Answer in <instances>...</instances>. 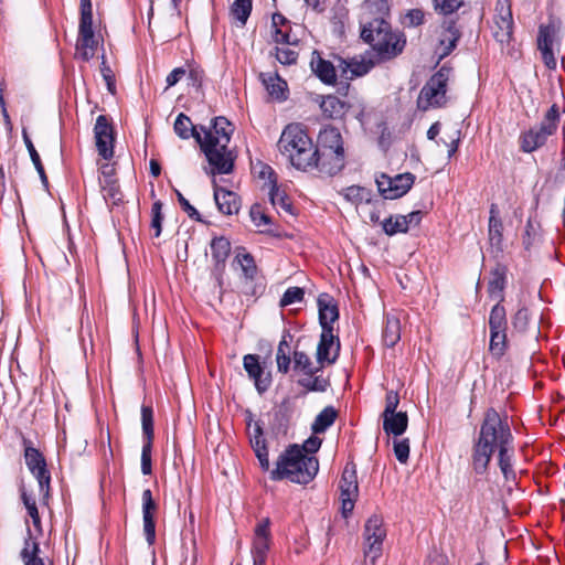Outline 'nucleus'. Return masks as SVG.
<instances>
[{"label": "nucleus", "mask_w": 565, "mask_h": 565, "mask_svg": "<svg viewBox=\"0 0 565 565\" xmlns=\"http://www.w3.org/2000/svg\"><path fill=\"white\" fill-rule=\"evenodd\" d=\"M142 521H143V533L146 541L149 545H153L156 542V513L158 511V503L152 497L150 489H146L142 492Z\"/></svg>", "instance_id": "f3484780"}, {"label": "nucleus", "mask_w": 565, "mask_h": 565, "mask_svg": "<svg viewBox=\"0 0 565 565\" xmlns=\"http://www.w3.org/2000/svg\"><path fill=\"white\" fill-rule=\"evenodd\" d=\"M25 463L32 475L36 478L41 492L47 491L51 476L46 468L43 455L31 446L25 447Z\"/></svg>", "instance_id": "2eb2a0df"}, {"label": "nucleus", "mask_w": 565, "mask_h": 565, "mask_svg": "<svg viewBox=\"0 0 565 565\" xmlns=\"http://www.w3.org/2000/svg\"><path fill=\"white\" fill-rule=\"evenodd\" d=\"M465 0H434V8L437 12L448 15L459 10Z\"/></svg>", "instance_id": "4d7b16f0"}, {"label": "nucleus", "mask_w": 565, "mask_h": 565, "mask_svg": "<svg viewBox=\"0 0 565 565\" xmlns=\"http://www.w3.org/2000/svg\"><path fill=\"white\" fill-rule=\"evenodd\" d=\"M339 488L341 491V495H359L356 466L353 461L347 462L339 482Z\"/></svg>", "instance_id": "c756f323"}, {"label": "nucleus", "mask_w": 565, "mask_h": 565, "mask_svg": "<svg viewBox=\"0 0 565 565\" xmlns=\"http://www.w3.org/2000/svg\"><path fill=\"white\" fill-rule=\"evenodd\" d=\"M94 135L98 154L105 160H110L114 156L115 129L106 115L96 118Z\"/></svg>", "instance_id": "f8f14e48"}, {"label": "nucleus", "mask_w": 565, "mask_h": 565, "mask_svg": "<svg viewBox=\"0 0 565 565\" xmlns=\"http://www.w3.org/2000/svg\"><path fill=\"white\" fill-rule=\"evenodd\" d=\"M298 385L308 392H326L330 386V380L321 375H306L298 380Z\"/></svg>", "instance_id": "c03bdc74"}, {"label": "nucleus", "mask_w": 565, "mask_h": 565, "mask_svg": "<svg viewBox=\"0 0 565 565\" xmlns=\"http://www.w3.org/2000/svg\"><path fill=\"white\" fill-rule=\"evenodd\" d=\"M344 198L352 203L370 202V191L360 185H351L343 190Z\"/></svg>", "instance_id": "6e6d98bb"}, {"label": "nucleus", "mask_w": 565, "mask_h": 565, "mask_svg": "<svg viewBox=\"0 0 565 565\" xmlns=\"http://www.w3.org/2000/svg\"><path fill=\"white\" fill-rule=\"evenodd\" d=\"M552 135L553 132L542 125L530 128L520 135V149L525 153H531L543 147Z\"/></svg>", "instance_id": "4be33fe9"}, {"label": "nucleus", "mask_w": 565, "mask_h": 565, "mask_svg": "<svg viewBox=\"0 0 565 565\" xmlns=\"http://www.w3.org/2000/svg\"><path fill=\"white\" fill-rule=\"evenodd\" d=\"M408 426H383L388 441L392 440L396 459L406 463L409 458V438L403 437Z\"/></svg>", "instance_id": "aec40b11"}, {"label": "nucleus", "mask_w": 565, "mask_h": 565, "mask_svg": "<svg viewBox=\"0 0 565 565\" xmlns=\"http://www.w3.org/2000/svg\"><path fill=\"white\" fill-rule=\"evenodd\" d=\"M513 457L514 441L510 444V447L503 448L502 451L498 454V465L507 480L515 478V472L513 470Z\"/></svg>", "instance_id": "a19ab883"}, {"label": "nucleus", "mask_w": 565, "mask_h": 565, "mask_svg": "<svg viewBox=\"0 0 565 565\" xmlns=\"http://www.w3.org/2000/svg\"><path fill=\"white\" fill-rule=\"evenodd\" d=\"M100 189L106 201L110 200L113 205H119L122 202V192L120 191L118 181L100 183Z\"/></svg>", "instance_id": "864d4df0"}, {"label": "nucleus", "mask_w": 565, "mask_h": 565, "mask_svg": "<svg viewBox=\"0 0 565 565\" xmlns=\"http://www.w3.org/2000/svg\"><path fill=\"white\" fill-rule=\"evenodd\" d=\"M269 200L274 206L279 205L285 212L295 214L292 203L285 192L279 191L276 180H273V185L269 190Z\"/></svg>", "instance_id": "8fccbe9b"}, {"label": "nucleus", "mask_w": 565, "mask_h": 565, "mask_svg": "<svg viewBox=\"0 0 565 565\" xmlns=\"http://www.w3.org/2000/svg\"><path fill=\"white\" fill-rule=\"evenodd\" d=\"M313 436H310L308 439L303 441L302 445H299V449L302 454L315 456V454L320 449L322 439L317 435L323 434L329 426H311Z\"/></svg>", "instance_id": "49530a36"}, {"label": "nucleus", "mask_w": 565, "mask_h": 565, "mask_svg": "<svg viewBox=\"0 0 565 565\" xmlns=\"http://www.w3.org/2000/svg\"><path fill=\"white\" fill-rule=\"evenodd\" d=\"M460 38L461 32L457 28L456 21L450 20L445 22L444 30L439 39V45L441 47L440 58L448 56L456 49Z\"/></svg>", "instance_id": "bb28decb"}, {"label": "nucleus", "mask_w": 565, "mask_h": 565, "mask_svg": "<svg viewBox=\"0 0 565 565\" xmlns=\"http://www.w3.org/2000/svg\"><path fill=\"white\" fill-rule=\"evenodd\" d=\"M253 0H234L230 11L231 14L244 26L252 13Z\"/></svg>", "instance_id": "de8ad7c7"}, {"label": "nucleus", "mask_w": 565, "mask_h": 565, "mask_svg": "<svg viewBox=\"0 0 565 565\" xmlns=\"http://www.w3.org/2000/svg\"><path fill=\"white\" fill-rule=\"evenodd\" d=\"M162 207L163 203L160 200L154 201L151 206L150 227L154 231V237H159L162 232V222L164 218Z\"/></svg>", "instance_id": "5fc2aeb1"}, {"label": "nucleus", "mask_w": 565, "mask_h": 565, "mask_svg": "<svg viewBox=\"0 0 565 565\" xmlns=\"http://www.w3.org/2000/svg\"><path fill=\"white\" fill-rule=\"evenodd\" d=\"M363 8L367 14L372 15L371 19L390 18V4L387 0H364Z\"/></svg>", "instance_id": "a18cd8bd"}, {"label": "nucleus", "mask_w": 565, "mask_h": 565, "mask_svg": "<svg viewBox=\"0 0 565 565\" xmlns=\"http://www.w3.org/2000/svg\"><path fill=\"white\" fill-rule=\"evenodd\" d=\"M508 350L507 331H490L489 351L497 359L500 360Z\"/></svg>", "instance_id": "79ce46f5"}, {"label": "nucleus", "mask_w": 565, "mask_h": 565, "mask_svg": "<svg viewBox=\"0 0 565 565\" xmlns=\"http://www.w3.org/2000/svg\"><path fill=\"white\" fill-rule=\"evenodd\" d=\"M383 231L386 235L393 236L398 233H407V225L404 215L388 216L382 222Z\"/></svg>", "instance_id": "603ef678"}, {"label": "nucleus", "mask_w": 565, "mask_h": 565, "mask_svg": "<svg viewBox=\"0 0 565 565\" xmlns=\"http://www.w3.org/2000/svg\"><path fill=\"white\" fill-rule=\"evenodd\" d=\"M386 536V531L383 527L382 519L377 515H372L367 519L364 525L365 547L364 554L375 561L382 554L383 541Z\"/></svg>", "instance_id": "9b49d317"}, {"label": "nucleus", "mask_w": 565, "mask_h": 565, "mask_svg": "<svg viewBox=\"0 0 565 565\" xmlns=\"http://www.w3.org/2000/svg\"><path fill=\"white\" fill-rule=\"evenodd\" d=\"M338 415L339 413L333 406H327L317 415L312 424H334Z\"/></svg>", "instance_id": "69168bd1"}, {"label": "nucleus", "mask_w": 565, "mask_h": 565, "mask_svg": "<svg viewBox=\"0 0 565 565\" xmlns=\"http://www.w3.org/2000/svg\"><path fill=\"white\" fill-rule=\"evenodd\" d=\"M309 169H317L321 174L333 177L340 173L345 167V153L332 152L321 147L312 148Z\"/></svg>", "instance_id": "9d476101"}, {"label": "nucleus", "mask_w": 565, "mask_h": 565, "mask_svg": "<svg viewBox=\"0 0 565 565\" xmlns=\"http://www.w3.org/2000/svg\"><path fill=\"white\" fill-rule=\"evenodd\" d=\"M539 233L531 220L526 222L525 231L523 235V246L526 250H529L533 244L537 241Z\"/></svg>", "instance_id": "338daca9"}, {"label": "nucleus", "mask_w": 565, "mask_h": 565, "mask_svg": "<svg viewBox=\"0 0 565 565\" xmlns=\"http://www.w3.org/2000/svg\"><path fill=\"white\" fill-rule=\"evenodd\" d=\"M22 138H23V142H24V145H25V147L28 149V152L30 154L31 161L34 164V168H35V170L38 171V173L40 175L41 182H42L43 186L45 189H47L49 188V180H47L44 167L42 164L40 154L36 151L35 147H34V145H33L29 134H28L26 128H22Z\"/></svg>", "instance_id": "e433bc0d"}, {"label": "nucleus", "mask_w": 565, "mask_h": 565, "mask_svg": "<svg viewBox=\"0 0 565 565\" xmlns=\"http://www.w3.org/2000/svg\"><path fill=\"white\" fill-rule=\"evenodd\" d=\"M399 396L396 392L390 391L385 397V408L381 414L382 424H408L407 412L397 411Z\"/></svg>", "instance_id": "393cba45"}, {"label": "nucleus", "mask_w": 565, "mask_h": 565, "mask_svg": "<svg viewBox=\"0 0 565 565\" xmlns=\"http://www.w3.org/2000/svg\"><path fill=\"white\" fill-rule=\"evenodd\" d=\"M360 39L369 44L382 61L392 60L403 53L406 38L402 31H394L387 19L360 21Z\"/></svg>", "instance_id": "f03ea898"}, {"label": "nucleus", "mask_w": 565, "mask_h": 565, "mask_svg": "<svg viewBox=\"0 0 565 565\" xmlns=\"http://www.w3.org/2000/svg\"><path fill=\"white\" fill-rule=\"evenodd\" d=\"M280 426H247L249 444L263 471H269V452L278 451Z\"/></svg>", "instance_id": "423d86ee"}, {"label": "nucleus", "mask_w": 565, "mask_h": 565, "mask_svg": "<svg viewBox=\"0 0 565 565\" xmlns=\"http://www.w3.org/2000/svg\"><path fill=\"white\" fill-rule=\"evenodd\" d=\"M303 297H305V291L302 288L289 287L284 292V295L279 301V305H280V307H287V306L294 305L296 302L302 301Z\"/></svg>", "instance_id": "bf43d9fd"}, {"label": "nucleus", "mask_w": 565, "mask_h": 565, "mask_svg": "<svg viewBox=\"0 0 565 565\" xmlns=\"http://www.w3.org/2000/svg\"><path fill=\"white\" fill-rule=\"evenodd\" d=\"M270 547V539H254L252 546L253 565H265Z\"/></svg>", "instance_id": "09e8293b"}, {"label": "nucleus", "mask_w": 565, "mask_h": 565, "mask_svg": "<svg viewBox=\"0 0 565 565\" xmlns=\"http://www.w3.org/2000/svg\"><path fill=\"white\" fill-rule=\"evenodd\" d=\"M489 331H508L507 310L500 301L491 308L489 315Z\"/></svg>", "instance_id": "ea45409f"}, {"label": "nucleus", "mask_w": 565, "mask_h": 565, "mask_svg": "<svg viewBox=\"0 0 565 565\" xmlns=\"http://www.w3.org/2000/svg\"><path fill=\"white\" fill-rule=\"evenodd\" d=\"M79 25L78 38L76 43V52L84 62H89L97 47V40L93 29V6L90 0H81L79 3Z\"/></svg>", "instance_id": "6e6552de"}, {"label": "nucleus", "mask_w": 565, "mask_h": 565, "mask_svg": "<svg viewBox=\"0 0 565 565\" xmlns=\"http://www.w3.org/2000/svg\"><path fill=\"white\" fill-rule=\"evenodd\" d=\"M375 182H376L377 190H379L380 194L385 200H391V192H392V189H391V184H392L391 177L387 175L386 173H382L380 177L376 178Z\"/></svg>", "instance_id": "774afa93"}, {"label": "nucleus", "mask_w": 565, "mask_h": 565, "mask_svg": "<svg viewBox=\"0 0 565 565\" xmlns=\"http://www.w3.org/2000/svg\"><path fill=\"white\" fill-rule=\"evenodd\" d=\"M310 68L312 73L326 85H334L337 82V72L334 65L324 60L318 50H313Z\"/></svg>", "instance_id": "b1692460"}, {"label": "nucleus", "mask_w": 565, "mask_h": 565, "mask_svg": "<svg viewBox=\"0 0 565 565\" xmlns=\"http://www.w3.org/2000/svg\"><path fill=\"white\" fill-rule=\"evenodd\" d=\"M234 260L241 266L246 285L248 281L253 282L258 274L254 256L247 253L244 247H239Z\"/></svg>", "instance_id": "473e14b6"}, {"label": "nucleus", "mask_w": 565, "mask_h": 565, "mask_svg": "<svg viewBox=\"0 0 565 565\" xmlns=\"http://www.w3.org/2000/svg\"><path fill=\"white\" fill-rule=\"evenodd\" d=\"M201 151L210 166V169L204 168L206 174H230L234 171L236 152L228 149L226 143L220 145V139L212 140L209 138L207 142L202 145Z\"/></svg>", "instance_id": "0eeeda50"}, {"label": "nucleus", "mask_w": 565, "mask_h": 565, "mask_svg": "<svg viewBox=\"0 0 565 565\" xmlns=\"http://www.w3.org/2000/svg\"><path fill=\"white\" fill-rule=\"evenodd\" d=\"M341 349L340 339L333 331L324 328L321 330L320 339L317 347V362L323 366L327 364H334L339 358Z\"/></svg>", "instance_id": "ddd939ff"}, {"label": "nucleus", "mask_w": 565, "mask_h": 565, "mask_svg": "<svg viewBox=\"0 0 565 565\" xmlns=\"http://www.w3.org/2000/svg\"><path fill=\"white\" fill-rule=\"evenodd\" d=\"M559 122V109L556 104H553L544 116L543 121L540 124L545 126L551 132H555Z\"/></svg>", "instance_id": "052dcab7"}, {"label": "nucleus", "mask_w": 565, "mask_h": 565, "mask_svg": "<svg viewBox=\"0 0 565 565\" xmlns=\"http://www.w3.org/2000/svg\"><path fill=\"white\" fill-rule=\"evenodd\" d=\"M173 129L179 138L183 140L193 138L196 142H200V132L198 131V127L192 124V120L188 115L180 113L175 118Z\"/></svg>", "instance_id": "7c9ffc66"}, {"label": "nucleus", "mask_w": 565, "mask_h": 565, "mask_svg": "<svg viewBox=\"0 0 565 565\" xmlns=\"http://www.w3.org/2000/svg\"><path fill=\"white\" fill-rule=\"evenodd\" d=\"M508 266L501 262H497L494 267L490 270V279L488 281V294L491 298H497L498 301H504V289L508 284Z\"/></svg>", "instance_id": "5701e85b"}, {"label": "nucleus", "mask_w": 565, "mask_h": 565, "mask_svg": "<svg viewBox=\"0 0 565 565\" xmlns=\"http://www.w3.org/2000/svg\"><path fill=\"white\" fill-rule=\"evenodd\" d=\"M235 128L224 116H216L212 119V132L220 139V145L228 146Z\"/></svg>", "instance_id": "58836bf2"}, {"label": "nucleus", "mask_w": 565, "mask_h": 565, "mask_svg": "<svg viewBox=\"0 0 565 565\" xmlns=\"http://www.w3.org/2000/svg\"><path fill=\"white\" fill-rule=\"evenodd\" d=\"M382 339L387 348H393L401 340V321L397 317H386Z\"/></svg>", "instance_id": "c9c22d12"}, {"label": "nucleus", "mask_w": 565, "mask_h": 565, "mask_svg": "<svg viewBox=\"0 0 565 565\" xmlns=\"http://www.w3.org/2000/svg\"><path fill=\"white\" fill-rule=\"evenodd\" d=\"M315 147H321L322 149L332 150V152H342L344 150V141L340 130L334 126L323 127L317 138Z\"/></svg>", "instance_id": "a878e982"}, {"label": "nucleus", "mask_w": 565, "mask_h": 565, "mask_svg": "<svg viewBox=\"0 0 565 565\" xmlns=\"http://www.w3.org/2000/svg\"><path fill=\"white\" fill-rule=\"evenodd\" d=\"M514 441L510 426H480L478 436L473 439L471 467L476 475L487 473L492 456L510 447Z\"/></svg>", "instance_id": "7ed1b4c3"}, {"label": "nucleus", "mask_w": 565, "mask_h": 565, "mask_svg": "<svg viewBox=\"0 0 565 565\" xmlns=\"http://www.w3.org/2000/svg\"><path fill=\"white\" fill-rule=\"evenodd\" d=\"M260 351L266 352L264 362L257 354H246L243 356V366L248 377L254 382L258 394H264L268 391L273 383V375L270 371H266V360L270 359L273 348L269 342L259 343Z\"/></svg>", "instance_id": "1a4fd4ad"}, {"label": "nucleus", "mask_w": 565, "mask_h": 565, "mask_svg": "<svg viewBox=\"0 0 565 565\" xmlns=\"http://www.w3.org/2000/svg\"><path fill=\"white\" fill-rule=\"evenodd\" d=\"M249 216L256 226H260L263 224H271V218L263 211V207L259 203L252 205L249 210Z\"/></svg>", "instance_id": "0e129e2a"}, {"label": "nucleus", "mask_w": 565, "mask_h": 565, "mask_svg": "<svg viewBox=\"0 0 565 565\" xmlns=\"http://www.w3.org/2000/svg\"><path fill=\"white\" fill-rule=\"evenodd\" d=\"M274 51L276 60L282 65L296 64L298 60V52L294 50L276 46Z\"/></svg>", "instance_id": "680f3d73"}, {"label": "nucleus", "mask_w": 565, "mask_h": 565, "mask_svg": "<svg viewBox=\"0 0 565 565\" xmlns=\"http://www.w3.org/2000/svg\"><path fill=\"white\" fill-rule=\"evenodd\" d=\"M22 501L28 510V513L29 515L31 516L32 519V522H33V525L35 527H39L41 526V519H40V514H39V511H38V508H36V502L35 500L29 495L26 492H22Z\"/></svg>", "instance_id": "e2e57ef3"}, {"label": "nucleus", "mask_w": 565, "mask_h": 565, "mask_svg": "<svg viewBox=\"0 0 565 565\" xmlns=\"http://www.w3.org/2000/svg\"><path fill=\"white\" fill-rule=\"evenodd\" d=\"M488 224V238L491 247V254L498 258L504 250L503 248V223L497 204L490 205Z\"/></svg>", "instance_id": "dca6fc26"}, {"label": "nucleus", "mask_w": 565, "mask_h": 565, "mask_svg": "<svg viewBox=\"0 0 565 565\" xmlns=\"http://www.w3.org/2000/svg\"><path fill=\"white\" fill-rule=\"evenodd\" d=\"M555 38V28L553 24H541L537 34V49L541 52L545 66L555 70L556 58L553 52V43Z\"/></svg>", "instance_id": "a211bd4d"}, {"label": "nucleus", "mask_w": 565, "mask_h": 565, "mask_svg": "<svg viewBox=\"0 0 565 565\" xmlns=\"http://www.w3.org/2000/svg\"><path fill=\"white\" fill-rule=\"evenodd\" d=\"M214 201L218 211L225 215L237 214L241 209V198L233 191L226 190L213 179Z\"/></svg>", "instance_id": "412c9836"}, {"label": "nucleus", "mask_w": 565, "mask_h": 565, "mask_svg": "<svg viewBox=\"0 0 565 565\" xmlns=\"http://www.w3.org/2000/svg\"><path fill=\"white\" fill-rule=\"evenodd\" d=\"M319 311V324L321 330H333V323L339 319V307L332 296L327 292L320 294L317 300Z\"/></svg>", "instance_id": "6ab92c4d"}, {"label": "nucleus", "mask_w": 565, "mask_h": 565, "mask_svg": "<svg viewBox=\"0 0 565 565\" xmlns=\"http://www.w3.org/2000/svg\"><path fill=\"white\" fill-rule=\"evenodd\" d=\"M513 331L519 334H525L530 330L531 312L526 306H521L511 317Z\"/></svg>", "instance_id": "37998d69"}, {"label": "nucleus", "mask_w": 565, "mask_h": 565, "mask_svg": "<svg viewBox=\"0 0 565 565\" xmlns=\"http://www.w3.org/2000/svg\"><path fill=\"white\" fill-rule=\"evenodd\" d=\"M498 31L494 36L500 43H510L513 34V19L510 8L507 9L505 13H501L497 20Z\"/></svg>", "instance_id": "4c0bfd02"}, {"label": "nucleus", "mask_w": 565, "mask_h": 565, "mask_svg": "<svg viewBox=\"0 0 565 565\" xmlns=\"http://www.w3.org/2000/svg\"><path fill=\"white\" fill-rule=\"evenodd\" d=\"M318 471V458L302 454L298 444H291L279 454L275 468H269L267 472L271 481L289 480L307 486L316 478Z\"/></svg>", "instance_id": "f257e3e1"}, {"label": "nucleus", "mask_w": 565, "mask_h": 565, "mask_svg": "<svg viewBox=\"0 0 565 565\" xmlns=\"http://www.w3.org/2000/svg\"><path fill=\"white\" fill-rule=\"evenodd\" d=\"M296 414V403L289 397L284 398L280 404L275 405L271 412L273 419L276 424H288L294 419H298V417L295 416Z\"/></svg>", "instance_id": "72a5a7b5"}, {"label": "nucleus", "mask_w": 565, "mask_h": 565, "mask_svg": "<svg viewBox=\"0 0 565 565\" xmlns=\"http://www.w3.org/2000/svg\"><path fill=\"white\" fill-rule=\"evenodd\" d=\"M210 247L214 263L212 274L217 280L218 286H222L226 260L231 254V242L225 236H215L211 241Z\"/></svg>", "instance_id": "4468645a"}, {"label": "nucleus", "mask_w": 565, "mask_h": 565, "mask_svg": "<svg viewBox=\"0 0 565 565\" xmlns=\"http://www.w3.org/2000/svg\"><path fill=\"white\" fill-rule=\"evenodd\" d=\"M391 200L399 199L405 195L413 186L415 182V175L411 172H405L391 177Z\"/></svg>", "instance_id": "f704fd0d"}, {"label": "nucleus", "mask_w": 565, "mask_h": 565, "mask_svg": "<svg viewBox=\"0 0 565 565\" xmlns=\"http://www.w3.org/2000/svg\"><path fill=\"white\" fill-rule=\"evenodd\" d=\"M451 73L452 67L445 63L429 77L419 92L417 98L418 109L426 111L430 108H441L446 106L448 102L446 93Z\"/></svg>", "instance_id": "39448f33"}, {"label": "nucleus", "mask_w": 565, "mask_h": 565, "mask_svg": "<svg viewBox=\"0 0 565 565\" xmlns=\"http://www.w3.org/2000/svg\"><path fill=\"white\" fill-rule=\"evenodd\" d=\"M278 148L282 154L288 156L296 169L309 170L313 142L303 125L299 122L287 125L278 140Z\"/></svg>", "instance_id": "20e7f679"}, {"label": "nucleus", "mask_w": 565, "mask_h": 565, "mask_svg": "<svg viewBox=\"0 0 565 565\" xmlns=\"http://www.w3.org/2000/svg\"><path fill=\"white\" fill-rule=\"evenodd\" d=\"M292 360L294 369L301 370L305 375H315L322 369L321 365L316 367L308 354L303 351H295Z\"/></svg>", "instance_id": "3c124183"}, {"label": "nucleus", "mask_w": 565, "mask_h": 565, "mask_svg": "<svg viewBox=\"0 0 565 565\" xmlns=\"http://www.w3.org/2000/svg\"><path fill=\"white\" fill-rule=\"evenodd\" d=\"M319 98H321L320 108L322 114L329 119L342 118L350 108L347 102L334 95L319 96Z\"/></svg>", "instance_id": "c85d7f7f"}, {"label": "nucleus", "mask_w": 565, "mask_h": 565, "mask_svg": "<svg viewBox=\"0 0 565 565\" xmlns=\"http://www.w3.org/2000/svg\"><path fill=\"white\" fill-rule=\"evenodd\" d=\"M260 76L263 78V83L266 86L268 94L271 97L279 102H284L288 98L287 82L284 81L277 73L274 75L268 74L267 77H265V74H262Z\"/></svg>", "instance_id": "2f4dec72"}, {"label": "nucleus", "mask_w": 565, "mask_h": 565, "mask_svg": "<svg viewBox=\"0 0 565 565\" xmlns=\"http://www.w3.org/2000/svg\"><path fill=\"white\" fill-rule=\"evenodd\" d=\"M174 193L182 211L185 212L190 218L199 223H205L200 212L183 196V194L178 189H174Z\"/></svg>", "instance_id": "13d9d810"}, {"label": "nucleus", "mask_w": 565, "mask_h": 565, "mask_svg": "<svg viewBox=\"0 0 565 565\" xmlns=\"http://www.w3.org/2000/svg\"><path fill=\"white\" fill-rule=\"evenodd\" d=\"M28 537L24 540V546L20 553V557L24 565H46L44 558L40 556V544L32 540L30 527L26 529ZM47 565H54L53 561H49Z\"/></svg>", "instance_id": "cd10ccee"}]
</instances>
